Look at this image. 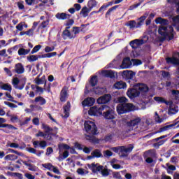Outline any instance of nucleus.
<instances>
[{
	"label": "nucleus",
	"instance_id": "obj_26",
	"mask_svg": "<svg viewBox=\"0 0 179 179\" xmlns=\"http://www.w3.org/2000/svg\"><path fill=\"white\" fill-rule=\"evenodd\" d=\"M69 156V152L68 150H66L62 153H61V151L59 152V157H58V160L59 162H62V160L66 159Z\"/></svg>",
	"mask_w": 179,
	"mask_h": 179
},
{
	"label": "nucleus",
	"instance_id": "obj_49",
	"mask_svg": "<svg viewBox=\"0 0 179 179\" xmlns=\"http://www.w3.org/2000/svg\"><path fill=\"white\" fill-rule=\"evenodd\" d=\"M6 96L8 99V101H12L13 103H17V101L13 100V96L10 95V92H6Z\"/></svg>",
	"mask_w": 179,
	"mask_h": 179
},
{
	"label": "nucleus",
	"instance_id": "obj_48",
	"mask_svg": "<svg viewBox=\"0 0 179 179\" xmlns=\"http://www.w3.org/2000/svg\"><path fill=\"white\" fill-rule=\"evenodd\" d=\"M40 50H41V45H37L32 49L31 54H36V52H38Z\"/></svg>",
	"mask_w": 179,
	"mask_h": 179
},
{
	"label": "nucleus",
	"instance_id": "obj_38",
	"mask_svg": "<svg viewBox=\"0 0 179 179\" xmlns=\"http://www.w3.org/2000/svg\"><path fill=\"white\" fill-rule=\"evenodd\" d=\"M87 5H88L89 8L92 10V9H93V8H94L97 6V1H96V0H90L88 1Z\"/></svg>",
	"mask_w": 179,
	"mask_h": 179
},
{
	"label": "nucleus",
	"instance_id": "obj_7",
	"mask_svg": "<svg viewBox=\"0 0 179 179\" xmlns=\"http://www.w3.org/2000/svg\"><path fill=\"white\" fill-rule=\"evenodd\" d=\"M103 111H104V106H98L91 107L88 111L90 115H95L99 117L103 115Z\"/></svg>",
	"mask_w": 179,
	"mask_h": 179
},
{
	"label": "nucleus",
	"instance_id": "obj_57",
	"mask_svg": "<svg viewBox=\"0 0 179 179\" xmlns=\"http://www.w3.org/2000/svg\"><path fill=\"white\" fill-rule=\"evenodd\" d=\"M112 155H113V152L110 150H106L103 152V156L105 157H111Z\"/></svg>",
	"mask_w": 179,
	"mask_h": 179
},
{
	"label": "nucleus",
	"instance_id": "obj_36",
	"mask_svg": "<svg viewBox=\"0 0 179 179\" xmlns=\"http://www.w3.org/2000/svg\"><path fill=\"white\" fill-rule=\"evenodd\" d=\"M42 129H43L45 131V133L47 134H50V132H51V131H52V129L50 128V126L43 123L42 124Z\"/></svg>",
	"mask_w": 179,
	"mask_h": 179
},
{
	"label": "nucleus",
	"instance_id": "obj_46",
	"mask_svg": "<svg viewBox=\"0 0 179 179\" xmlns=\"http://www.w3.org/2000/svg\"><path fill=\"white\" fill-rule=\"evenodd\" d=\"M91 155L94 156V157H101V152H100L99 150H94Z\"/></svg>",
	"mask_w": 179,
	"mask_h": 179
},
{
	"label": "nucleus",
	"instance_id": "obj_40",
	"mask_svg": "<svg viewBox=\"0 0 179 179\" xmlns=\"http://www.w3.org/2000/svg\"><path fill=\"white\" fill-rule=\"evenodd\" d=\"M155 120L156 122H158V124H161V122H163L164 120H166V118H160V116H159V114H157V112H156Z\"/></svg>",
	"mask_w": 179,
	"mask_h": 179
},
{
	"label": "nucleus",
	"instance_id": "obj_29",
	"mask_svg": "<svg viewBox=\"0 0 179 179\" xmlns=\"http://www.w3.org/2000/svg\"><path fill=\"white\" fill-rule=\"evenodd\" d=\"M34 102L38 103L40 106H44L47 103V101L43 96H38L35 98Z\"/></svg>",
	"mask_w": 179,
	"mask_h": 179
},
{
	"label": "nucleus",
	"instance_id": "obj_16",
	"mask_svg": "<svg viewBox=\"0 0 179 179\" xmlns=\"http://www.w3.org/2000/svg\"><path fill=\"white\" fill-rule=\"evenodd\" d=\"M101 75L102 76H105L106 78H110V79L115 78V74L114 71L111 70H102L101 71Z\"/></svg>",
	"mask_w": 179,
	"mask_h": 179
},
{
	"label": "nucleus",
	"instance_id": "obj_55",
	"mask_svg": "<svg viewBox=\"0 0 179 179\" xmlns=\"http://www.w3.org/2000/svg\"><path fill=\"white\" fill-rule=\"evenodd\" d=\"M118 8V6H115L110 8L108 9V10L106 12V16H109L111 15V12H113V10H115Z\"/></svg>",
	"mask_w": 179,
	"mask_h": 179
},
{
	"label": "nucleus",
	"instance_id": "obj_32",
	"mask_svg": "<svg viewBox=\"0 0 179 179\" xmlns=\"http://www.w3.org/2000/svg\"><path fill=\"white\" fill-rule=\"evenodd\" d=\"M36 85H43V83H45L46 82L45 80V76H42L41 78H39L38 77L35 79ZM46 85V83H45Z\"/></svg>",
	"mask_w": 179,
	"mask_h": 179
},
{
	"label": "nucleus",
	"instance_id": "obj_23",
	"mask_svg": "<svg viewBox=\"0 0 179 179\" xmlns=\"http://www.w3.org/2000/svg\"><path fill=\"white\" fill-rule=\"evenodd\" d=\"M19 83H20V80L17 77L13 78L12 80V85L15 87V89H19V90H22L23 89V86L19 87Z\"/></svg>",
	"mask_w": 179,
	"mask_h": 179
},
{
	"label": "nucleus",
	"instance_id": "obj_24",
	"mask_svg": "<svg viewBox=\"0 0 179 179\" xmlns=\"http://www.w3.org/2000/svg\"><path fill=\"white\" fill-rule=\"evenodd\" d=\"M90 10H92L91 9H90L89 8L85 6L82 8L80 15L81 16H83V17H87V16H89V13H90Z\"/></svg>",
	"mask_w": 179,
	"mask_h": 179
},
{
	"label": "nucleus",
	"instance_id": "obj_12",
	"mask_svg": "<svg viewBox=\"0 0 179 179\" xmlns=\"http://www.w3.org/2000/svg\"><path fill=\"white\" fill-rule=\"evenodd\" d=\"M136 89L139 92V94L149 92V87L145 84H136Z\"/></svg>",
	"mask_w": 179,
	"mask_h": 179
},
{
	"label": "nucleus",
	"instance_id": "obj_8",
	"mask_svg": "<svg viewBox=\"0 0 179 179\" xmlns=\"http://www.w3.org/2000/svg\"><path fill=\"white\" fill-rule=\"evenodd\" d=\"M133 149L134 147L132 146L128 148H126L125 146L112 148V150L115 152V153H122V156H125L126 153L132 152Z\"/></svg>",
	"mask_w": 179,
	"mask_h": 179
},
{
	"label": "nucleus",
	"instance_id": "obj_34",
	"mask_svg": "<svg viewBox=\"0 0 179 179\" xmlns=\"http://www.w3.org/2000/svg\"><path fill=\"white\" fill-rule=\"evenodd\" d=\"M30 52V49L20 48L18 50L19 55H27Z\"/></svg>",
	"mask_w": 179,
	"mask_h": 179
},
{
	"label": "nucleus",
	"instance_id": "obj_44",
	"mask_svg": "<svg viewBox=\"0 0 179 179\" xmlns=\"http://www.w3.org/2000/svg\"><path fill=\"white\" fill-rule=\"evenodd\" d=\"M90 83L92 87H94L97 85V76H94L92 77Z\"/></svg>",
	"mask_w": 179,
	"mask_h": 179
},
{
	"label": "nucleus",
	"instance_id": "obj_47",
	"mask_svg": "<svg viewBox=\"0 0 179 179\" xmlns=\"http://www.w3.org/2000/svg\"><path fill=\"white\" fill-rule=\"evenodd\" d=\"M62 149H66V150H69L71 149V147H69V145H68L67 144L59 145V150L61 152Z\"/></svg>",
	"mask_w": 179,
	"mask_h": 179
},
{
	"label": "nucleus",
	"instance_id": "obj_58",
	"mask_svg": "<svg viewBox=\"0 0 179 179\" xmlns=\"http://www.w3.org/2000/svg\"><path fill=\"white\" fill-rule=\"evenodd\" d=\"M23 3H24V2L22 1H18L17 3V6H18V8L20 9L21 10L24 9V5Z\"/></svg>",
	"mask_w": 179,
	"mask_h": 179
},
{
	"label": "nucleus",
	"instance_id": "obj_53",
	"mask_svg": "<svg viewBox=\"0 0 179 179\" xmlns=\"http://www.w3.org/2000/svg\"><path fill=\"white\" fill-rule=\"evenodd\" d=\"M172 94H173V97H174L175 100L179 101V91L173 90Z\"/></svg>",
	"mask_w": 179,
	"mask_h": 179
},
{
	"label": "nucleus",
	"instance_id": "obj_20",
	"mask_svg": "<svg viewBox=\"0 0 179 179\" xmlns=\"http://www.w3.org/2000/svg\"><path fill=\"white\" fill-rule=\"evenodd\" d=\"M166 61L167 64H172V65H179V59L176 57V55H174L172 57H166Z\"/></svg>",
	"mask_w": 179,
	"mask_h": 179
},
{
	"label": "nucleus",
	"instance_id": "obj_11",
	"mask_svg": "<svg viewBox=\"0 0 179 179\" xmlns=\"http://www.w3.org/2000/svg\"><path fill=\"white\" fill-rule=\"evenodd\" d=\"M0 128H4L1 131H3V132H5V134H10L12 131L17 129L13 125L9 124H0Z\"/></svg>",
	"mask_w": 179,
	"mask_h": 179
},
{
	"label": "nucleus",
	"instance_id": "obj_22",
	"mask_svg": "<svg viewBox=\"0 0 179 179\" xmlns=\"http://www.w3.org/2000/svg\"><path fill=\"white\" fill-rule=\"evenodd\" d=\"M55 17L59 19V20H65L66 19H69L71 17V15L64 13H58L56 14Z\"/></svg>",
	"mask_w": 179,
	"mask_h": 179
},
{
	"label": "nucleus",
	"instance_id": "obj_3",
	"mask_svg": "<svg viewBox=\"0 0 179 179\" xmlns=\"http://www.w3.org/2000/svg\"><path fill=\"white\" fill-rule=\"evenodd\" d=\"M142 65V61L139 59H131L129 57H125L123 59L122 62V64L120 65L121 69H128V68H131L133 66Z\"/></svg>",
	"mask_w": 179,
	"mask_h": 179
},
{
	"label": "nucleus",
	"instance_id": "obj_25",
	"mask_svg": "<svg viewBox=\"0 0 179 179\" xmlns=\"http://www.w3.org/2000/svg\"><path fill=\"white\" fill-rule=\"evenodd\" d=\"M113 87L117 90L125 89V87H127V83H124L123 81H118L114 84Z\"/></svg>",
	"mask_w": 179,
	"mask_h": 179
},
{
	"label": "nucleus",
	"instance_id": "obj_56",
	"mask_svg": "<svg viewBox=\"0 0 179 179\" xmlns=\"http://www.w3.org/2000/svg\"><path fill=\"white\" fill-rule=\"evenodd\" d=\"M15 27L17 30H19V31H22V30H23V27H24V22L19 23Z\"/></svg>",
	"mask_w": 179,
	"mask_h": 179
},
{
	"label": "nucleus",
	"instance_id": "obj_15",
	"mask_svg": "<svg viewBox=\"0 0 179 179\" xmlns=\"http://www.w3.org/2000/svg\"><path fill=\"white\" fill-rule=\"evenodd\" d=\"M13 72H15V73H17L18 75H22V73H24V66H23L22 63H17L15 65Z\"/></svg>",
	"mask_w": 179,
	"mask_h": 179
},
{
	"label": "nucleus",
	"instance_id": "obj_39",
	"mask_svg": "<svg viewBox=\"0 0 179 179\" xmlns=\"http://www.w3.org/2000/svg\"><path fill=\"white\" fill-rule=\"evenodd\" d=\"M155 22L157 24H159L162 25L167 24V20L163 19L162 17H158L155 20Z\"/></svg>",
	"mask_w": 179,
	"mask_h": 179
},
{
	"label": "nucleus",
	"instance_id": "obj_62",
	"mask_svg": "<svg viewBox=\"0 0 179 179\" xmlns=\"http://www.w3.org/2000/svg\"><path fill=\"white\" fill-rule=\"evenodd\" d=\"M34 33V30L33 29H30L29 30L24 31V34H26L27 36H33Z\"/></svg>",
	"mask_w": 179,
	"mask_h": 179
},
{
	"label": "nucleus",
	"instance_id": "obj_17",
	"mask_svg": "<svg viewBox=\"0 0 179 179\" xmlns=\"http://www.w3.org/2000/svg\"><path fill=\"white\" fill-rule=\"evenodd\" d=\"M143 43H145L143 41V40H140V39H136L134 41H131L130 42V45L132 48H134V50L136 48H138L140 45H142V44H143Z\"/></svg>",
	"mask_w": 179,
	"mask_h": 179
},
{
	"label": "nucleus",
	"instance_id": "obj_41",
	"mask_svg": "<svg viewBox=\"0 0 179 179\" xmlns=\"http://www.w3.org/2000/svg\"><path fill=\"white\" fill-rule=\"evenodd\" d=\"M112 5H114V1H110L107 3L106 4H103L100 8H99V12H101L102 9H107L108 6H111Z\"/></svg>",
	"mask_w": 179,
	"mask_h": 179
},
{
	"label": "nucleus",
	"instance_id": "obj_51",
	"mask_svg": "<svg viewBox=\"0 0 179 179\" xmlns=\"http://www.w3.org/2000/svg\"><path fill=\"white\" fill-rule=\"evenodd\" d=\"M71 33H73L75 37H76V34H79V33H80V29L78 27H73V31Z\"/></svg>",
	"mask_w": 179,
	"mask_h": 179
},
{
	"label": "nucleus",
	"instance_id": "obj_13",
	"mask_svg": "<svg viewBox=\"0 0 179 179\" xmlns=\"http://www.w3.org/2000/svg\"><path fill=\"white\" fill-rule=\"evenodd\" d=\"M111 100V95L110 94H105L97 99L98 104H106L108 103Z\"/></svg>",
	"mask_w": 179,
	"mask_h": 179
},
{
	"label": "nucleus",
	"instance_id": "obj_50",
	"mask_svg": "<svg viewBox=\"0 0 179 179\" xmlns=\"http://www.w3.org/2000/svg\"><path fill=\"white\" fill-rule=\"evenodd\" d=\"M117 101L119 103H124V104H126L125 103L128 102V99H127L125 96H120L117 98Z\"/></svg>",
	"mask_w": 179,
	"mask_h": 179
},
{
	"label": "nucleus",
	"instance_id": "obj_60",
	"mask_svg": "<svg viewBox=\"0 0 179 179\" xmlns=\"http://www.w3.org/2000/svg\"><path fill=\"white\" fill-rule=\"evenodd\" d=\"M27 151L29 152V153H33L34 155H36L37 150L33 148H27Z\"/></svg>",
	"mask_w": 179,
	"mask_h": 179
},
{
	"label": "nucleus",
	"instance_id": "obj_28",
	"mask_svg": "<svg viewBox=\"0 0 179 179\" xmlns=\"http://www.w3.org/2000/svg\"><path fill=\"white\" fill-rule=\"evenodd\" d=\"M139 122H141V118L137 117V118L127 122V127H136V125H138V124H139Z\"/></svg>",
	"mask_w": 179,
	"mask_h": 179
},
{
	"label": "nucleus",
	"instance_id": "obj_33",
	"mask_svg": "<svg viewBox=\"0 0 179 179\" xmlns=\"http://www.w3.org/2000/svg\"><path fill=\"white\" fill-rule=\"evenodd\" d=\"M38 58H43V57L38 55H31L27 57V60L29 62H34V61H37Z\"/></svg>",
	"mask_w": 179,
	"mask_h": 179
},
{
	"label": "nucleus",
	"instance_id": "obj_42",
	"mask_svg": "<svg viewBox=\"0 0 179 179\" xmlns=\"http://www.w3.org/2000/svg\"><path fill=\"white\" fill-rule=\"evenodd\" d=\"M57 56V52H49L43 56H42V58H52V57Z\"/></svg>",
	"mask_w": 179,
	"mask_h": 179
},
{
	"label": "nucleus",
	"instance_id": "obj_63",
	"mask_svg": "<svg viewBox=\"0 0 179 179\" xmlns=\"http://www.w3.org/2000/svg\"><path fill=\"white\" fill-rule=\"evenodd\" d=\"M3 71L6 72V75H8V76H12V71H10V69L5 67L3 69Z\"/></svg>",
	"mask_w": 179,
	"mask_h": 179
},
{
	"label": "nucleus",
	"instance_id": "obj_6",
	"mask_svg": "<svg viewBox=\"0 0 179 179\" xmlns=\"http://www.w3.org/2000/svg\"><path fill=\"white\" fill-rule=\"evenodd\" d=\"M84 127L86 132L90 134V135H96V134H97V127H96L94 122L90 120L85 121Z\"/></svg>",
	"mask_w": 179,
	"mask_h": 179
},
{
	"label": "nucleus",
	"instance_id": "obj_43",
	"mask_svg": "<svg viewBox=\"0 0 179 179\" xmlns=\"http://www.w3.org/2000/svg\"><path fill=\"white\" fill-rule=\"evenodd\" d=\"M5 160H11V161H13V160H16L17 159V156L15 155H6L5 157H4Z\"/></svg>",
	"mask_w": 179,
	"mask_h": 179
},
{
	"label": "nucleus",
	"instance_id": "obj_35",
	"mask_svg": "<svg viewBox=\"0 0 179 179\" xmlns=\"http://www.w3.org/2000/svg\"><path fill=\"white\" fill-rule=\"evenodd\" d=\"M41 166L44 169L49 170V171H52V169L54 168V165H52L51 163L42 164Z\"/></svg>",
	"mask_w": 179,
	"mask_h": 179
},
{
	"label": "nucleus",
	"instance_id": "obj_37",
	"mask_svg": "<svg viewBox=\"0 0 179 179\" xmlns=\"http://www.w3.org/2000/svg\"><path fill=\"white\" fill-rule=\"evenodd\" d=\"M154 100L157 101V103H164L165 104H169V102L163 97L155 96L154 97Z\"/></svg>",
	"mask_w": 179,
	"mask_h": 179
},
{
	"label": "nucleus",
	"instance_id": "obj_10",
	"mask_svg": "<svg viewBox=\"0 0 179 179\" xmlns=\"http://www.w3.org/2000/svg\"><path fill=\"white\" fill-rule=\"evenodd\" d=\"M127 94L129 99H135L139 96V92L138 91V88H136V85H134L133 88L129 89Z\"/></svg>",
	"mask_w": 179,
	"mask_h": 179
},
{
	"label": "nucleus",
	"instance_id": "obj_14",
	"mask_svg": "<svg viewBox=\"0 0 179 179\" xmlns=\"http://www.w3.org/2000/svg\"><path fill=\"white\" fill-rule=\"evenodd\" d=\"M62 37L64 40L67 38H75V34L69 31V27H66V29L63 31Z\"/></svg>",
	"mask_w": 179,
	"mask_h": 179
},
{
	"label": "nucleus",
	"instance_id": "obj_19",
	"mask_svg": "<svg viewBox=\"0 0 179 179\" xmlns=\"http://www.w3.org/2000/svg\"><path fill=\"white\" fill-rule=\"evenodd\" d=\"M96 101L94 100V98L89 97L85 99L83 102H82V106L84 107L88 106V107H92L93 104H94V102Z\"/></svg>",
	"mask_w": 179,
	"mask_h": 179
},
{
	"label": "nucleus",
	"instance_id": "obj_30",
	"mask_svg": "<svg viewBox=\"0 0 179 179\" xmlns=\"http://www.w3.org/2000/svg\"><path fill=\"white\" fill-rule=\"evenodd\" d=\"M50 24V20H46L41 23L38 27V31L40 30H43V29H45Z\"/></svg>",
	"mask_w": 179,
	"mask_h": 179
},
{
	"label": "nucleus",
	"instance_id": "obj_64",
	"mask_svg": "<svg viewBox=\"0 0 179 179\" xmlns=\"http://www.w3.org/2000/svg\"><path fill=\"white\" fill-rule=\"evenodd\" d=\"M24 177H26V178H27V179H35L36 178L33 175H31L30 173H25Z\"/></svg>",
	"mask_w": 179,
	"mask_h": 179
},
{
	"label": "nucleus",
	"instance_id": "obj_9",
	"mask_svg": "<svg viewBox=\"0 0 179 179\" xmlns=\"http://www.w3.org/2000/svg\"><path fill=\"white\" fill-rule=\"evenodd\" d=\"M102 115L106 120H114L115 118L114 110L113 109H110L107 106H104V110L102 113Z\"/></svg>",
	"mask_w": 179,
	"mask_h": 179
},
{
	"label": "nucleus",
	"instance_id": "obj_61",
	"mask_svg": "<svg viewBox=\"0 0 179 179\" xmlns=\"http://www.w3.org/2000/svg\"><path fill=\"white\" fill-rule=\"evenodd\" d=\"M113 176V178H117V179L122 178V176L120 172H114Z\"/></svg>",
	"mask_w": 179,
	"mask_h": 179
},
{
	"label": "nucleus",
	"instance_id": "obj_4",
	"mask_svg": "<svg viewBox=\"0 0 179 179\" xmlns=\"http://www.w3.org/2000/svg\"><path fill=\"white\" fill-rule=\"evenodd\" d=\"M134 110H135V106L132 103H120L117 106V114H125Z\"/></svg>",
	"mask_w": 179,
	"mask_h": 179
},
{
	"label": "nucleus",
	"instance_id": "obj_31",
	"mask_svg": "<svg viewBox=\"0 0 179 179\" xmlns=\"http://www.w3.org/2000/svg\"><path fill=\"white\" fill-rule=\"evenodd\" d=\"M2 90H6L7 92H9V93H11L12 92V85H10L9 83H3L1 85V87L0 88Z\"/></svg>",
	"mask_w": 179,
	"mask_h": 179
},
{
	"label": "nucleus",
	"instance_id": "obj_2",
	"mask_svg": "<svg viewBox=\"0 0 179 179\" xmlns=\"http://www.w3.org/2000/svg\"><path fill=\"white\" fill-rule=\"evenodd\" d=\"M173 31H174V29L171 25H169L168 27L161 26L158 29V33L164 37V38H168V40H173L174 38Z\"/></svg>",
	"mask_w": 179,
	"mask_h": 179
},
{
	"label": "nucleus",
	"instance_id": "obj_5",
	"mask_svg": "<svg viewBox=\"0 0 179 179\" xmlns=\"http://www.w3.org/2000/svg\"><path fill=\"white\" fill-rule=\"evenodd\" d=\"M146 17H148V14H145L144 15L138 18V22H136V21L135 20L129 21L127 23L126 26L129 27V29H139V27H141L143 24V22H145Z\"/></svg>",
	"mask_w": 179,
	"mask_h": 179
},
{
	"label": "nucleus",
	"instance_id": "obj_45",
	"mask_svg": "<svg viewBox=\"0 0 179 179\" xmlns=\"http://www.w3.org/2000/svg\"><path fill=\"white\" fill-rule=\"evenodd\" d=\"M36 138H43V139H45L47 138V134L41 131H38V133L35 135Z\"/></svg>",
	"mask_w": 179,
	"mask_h": 179
},
{
	"label": "nucleus",
	"instance_id": "obj_59",
	"mask_svg": "<svg viewBox=\"0 0 179 179\" xmlns=\"http://www.w3.org/2000/svg\"><path fill=\"white\" fill-rule=\"evenodd\" d=\"M73 23H75V21H73V20L71 19V20H69L66 23V26L67 27H69V29H71V26H72L73 24Z\"/></svg>",
	"mask_w": 179,
	"mask_h": 179
},
{
	"label": "nucleus",
	"instance_id": "obj_18",
	"mask_svg": "<svg viewBox=\"0 0 179 179\" xmlns=\"http://www.w3.org/2000/svg\"><path fill=\"white\" fill-rule=\"evenodd\" d=\"M32 143L36 148H38V146H40L41 149H45V148H47V141H35Z\"/></svg>",
	"mask_w": 179,
	"mask_h": 179
},
{
	"label": "nucleus",
	"instance_id": "obj_54",
	"mask_svg": "<svg viewBox=\"0 0 179 179\" xmlns=\"http://www.w3.org/2000/svg\"><path fill=\"white\" fill-rule=\"evenodd\" d=\"M54 50H55V47L54 46H46L45 48V52L49 53V52H52V51H54Z\"/></svg>",
	"mask_w": 179,
	"mask_h": 179
},
{
	"label": "nucleus",
	"instance_id": "obj_27",
	"mask_svg": "<svg viewBox=\"0 0 179 179\" xmlns=\"http://www.w3.org/2000/svg\"><path fill=\"white\" fill-rule=\"evenodd\" d=\"M68 97V92H66V88L64 87L60 93V100L61 101H65Z\"/></svg>",
	"mask_w": 179,
	"mask_h": 179
},
{
	"label": "nucleus",
	"instance_id": "obj_52",
	"mask_svg": "<svg viewBox=\"0 0 179 179\" xmlns=\"http://www.w3.org/2000/svg\"><path fill=\"white\" fill-rule=\"evenodd\" d=\"M4 104H6V106H8L10 108H17V105H15V103L10 102L4 101Z\"/></svg>",
	"mask_w": 179,
	"mask_h": 179
},
{
	"label": "nucleus",
	"instance_id": "obj_1",
	"mask_svg": "<svg viewBox=\"0 0 179 179\" xmlns=\"http://www.w3.org/2000/svg\"><path fill=\"white\" fill-rule=\"evenodd\" d=\"M88 167L93 173H99V171H101L102 177H108V176L111 174V170L103 169V166L99 164L92 163L91 164H88Z\"/></svg>",
	"mask_w": 179,
	"mask_h": 179
},
{
	"label": "nucleus",
	"instance_id": "obj_21",
	"mask_svg": "<svg viewBox=\"0 0 179 179\" xmlns=\"http://www.w3.org/2000/svg\"><path fill=\"white\" fill-rule=\"evenodd\" d=\"M69 111H71V103L67 102L66 105L64 106V114L62 115L63 118H68L69 117Z\"/></svg>",
	"mask_w": 179,
	"mask_h": 179
}]
</instances>
